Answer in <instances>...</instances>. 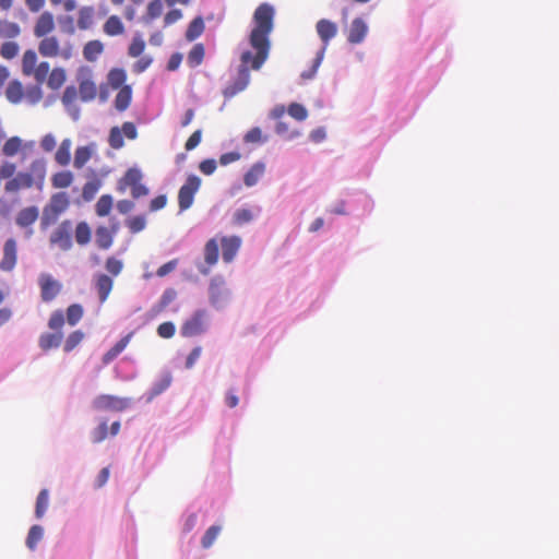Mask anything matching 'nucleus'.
Returning <instances> with one entry per match:
<instances>
[{
  "label": "nucleus",
  "instance_id": "nucleus-23",
  "mask_svg": "<svg viewBox=\"0 0 559 559\" xmlns=\"http://www.w3.org/2000/svg\"><path fill=\"white\" fill-rule=\"evenodd\" d=\"M133 336V332L128 333L126 336H123L119 342H117L104 356H103V362L109 364L120 353L124 350V348L130 343V340Z\"/></svg>",
  "mask_w": 559,
  "mask_h": 559
},
{
  "label": "nucleus",
  "instance_id": "nucleus-9",
  "mask_svg": "<svg viewBox=\"0 0 559 559\" xmlns=\"http://www.w3.org/2000/svg\"><path fill=\"white\" fill-rule=\"evenodd\" d=\"M201 187V179L195 175L188 176L186 182L181 186L178 192V205L181 212L191 207L194 201V195Z\"/></svg>",
  "mask_w": 559,
  "mask_h": 559
},
{
  "label": "nucleus",
  "instance_id": "nucleus-21",
  "mask_svg": "<svg viewBox=\"0 0 559 559\" xmlns=\"http://www.w3.org/2000/svg\"><path fill=\"white\" fill-rule=\"evenodd\" d=\"M265 164L263 162L254 163L243 176V183L247 187H253L263 177L265 173Z\"/></svg>",
  "mask_w": 559,
  "mask_h": 559
},
{
  "label": "nucleus",
  "instance_id": "nucleus-59",
  "mask_svg": "<svg viewBox=\"0 0 559 559\" xmlns=\"http://www.w3.org/2000/svg\"><path fill=\"white\" fill-rule=\"evenodd\" d=\"M177 297V293L174 288H167L160 299H159V309L163 310L165 309L170 302H173L175 300V298Z\"/></svg>",
  "mask_w": 559,
  "mask_h": 559
},
{
  "label": "nucleus",
  "instance_id": "nucleus-39",
  "mask_svg": "<svg viewBox=\"0 0 559 559\" xmlns=\"http://www.w3.org/2000/svg\"><path fill=\"white\" fill-rule=\"evenodd\" d=\"M49 504V492L47 489H41L37 496L35 514L37 519H41Z\"/></svg>",
  "mask_w": 559,
  "mask_h": 559
},
{
  "label": "nucleus",
  "instance_id": "nucleus-37",
  "mask_svg": "<svg viewBox=\"0 0 559 559\" xmlns=\"http://www.w3.org/2000/svg\"><path fill=\"white\" fill-rule=\"evenodd\" d=\"M21 34V28L19 24L9 21L0 20V38H15Z\"/></svg>",
  "mask_w": 559,
  "mask_h": 559
},
{
  "label": "nucleus",
  "instance_id": "nucleus-64",
  "mask_svg": "<svg viewBox=\"0 0 559 559\" xmlns=\"http://www.w3.org/2000/svg\"><path fill=\"white\" fill-rule=\"evenodd\" d=\"M167 204V197L165 194H159L151 200L150 202V211L156 212L164 209Z\"/></svg>",
  "mask_w": 559,
  "mask_h": 559
},
{
  "label": "nucleus",
  "instance_id": "nucleus-3",
  "mask_svg": "<svg viewBox=\"0 0 559 559\" xmlns=\"http://www.w3.org/2000/svg\"><path fill=\"white\" fill-rule=\"evenodd\" d=\"M45 179V166L41 162H33L31 173H19L15 177L7 181L4 190L8 193H14L22 189H29L34 185H41Z\"/></svg>",
  "mask_w": 559,
  "mask_h": 559
},
{
  "label": "nucleus",
  "instance_id": "nucleus-31",
  "mask_svg": "<svg viewBox=\"0 0 559 559\" xmlns=\"http://www.w3.org/2000/svg\"><path fill=\"white\" fill-rule=\"evenodd\" d=\"M104 32L109 36L121 35L124 32L123 23L117 15H111L104 24Z\"/></svg>",
  "mask_w": 559,
  "mask_h": 559
},
{
  "label": "nucleus",
  "instance_id": "nucleus-60",
  "mask_svg": "<svg viewBox=\"0 0 559 559\" xmlns=\"http://www.w3.org/2000/svg\"><path fill=\"white\" fill-rule=\"evenodd\" d=\"M16 166L14 163L11 162H4L0 166V180L1 179H9L13 178V175L15 174Z\"/></svg>",
  "mask_w": 559,
  "mask_h": 559
},
{
  "label": "nucleus",
  "instance_id": "nucleus-5",
  "mask_svg": "<svg viewBox=\"0 0 559 559\" xmlns=\"http://www.w3.org/2000/svg\"><path fill=\"white\" fill-rule=\"evenodd\" d=\"M73 51L74 48L70 41L62 43L56 35L43 37L38 43V52L44 58L69 60Z\"/></svg>",
  "mask_w": 559,
  "mask_h": 559
},
{
  "label": "nucleus",
  "instance_id": "nucleus-8",
  "mask_svg": "<svg viewBox=\"0 0 559 559\" xmlns=\"http://www.w3.org/2000/svg\"><path fill=\"white\" fill-rule=\"evenodd\" d=\"M70 205L69 197L66 192H59L51 197L49 204L44 209L41 225L48 226L53 224L59 215L63 213Z\"/></svg>",
  "mask_w": 559,
  "mask_h": 559
},
{
  "label": "nucleus",
  "instance_id": "nucleus-28",
  "mask_svg": "<svg viewBox=\"0 0 559 559\" xmlns=\"http://www.w3.org/2000/svg\"><path fill=\"white\" fill-rule=\"evenodd\" d=\"M205 25L204 21L201 16L194 17L190 24L188 25V28L186 31V39L188 41H193L198 37H200L204 32Z\"/></svg>",
  "mask_w": 559,
  "mask_h": 559
},
{
  "label": "nucleus",
  "instance_id": "nucleus-2",
  "mask_svg": "<svg viewBox=\"0 0 559 559\" xmlns=\"http://www.w3.org/2000/svg\"><path fill=\"white\" fill-rule=\"evenodd\" d=\"M22 73L26 76H33L37 84L46 82L52 91L59 90L67 80L64 69L53 68L50 71V64L47 61L38 63V57L33 49H27L23 53Z\"/></svg>",
  "mask_w": 559,
  "mask_h": 559
},
{
  "label": "nucleus",
  "instance_id": "nucleus-50",
  "mask_svg": "<svg viewBox=\"0 0 559 559\" xmlns=\"http://www.w3.org/2000/svg\"><path fill=\"white\" fill-rule=\"evenodd\" d=\"M105 269L110 275L118 276L123 269V262L115 257H109L106 259Z\"/></svg>",
  "mask_w": 559,
  "mask_h": 559
},
{
  "label": "nucleus",
  "instance_id": "nucleus-43",
  "mask_svg": "<svg viewBox=\"0 0 559 559\" xmlns=\"http://www.w3.org/2000/svg\"><path fill=\"white\" fill-rule=\"evenodd\" d=\"M84 338V333L80 330L70 333L64 342L63 350L66 353L72 352Z\"/></svg>",
  "mask_w": 559,
  "mask_h": 559
},
{
  "label": "nucleus",
  "instance_id": "nucleus-15",
  "mask_svg": "<svg viewBox=\"0 0 559 559\" xmlns=\"http://www.w3.org/2000/svg\"><path fill=\"white\" fill-rule=\"evenodd\" d=\"M56 28L55 16L51 12H43L36 20L33 28V34L36 38H43L52 35Z\"/></svg>",
  "mask_w": 559,
  "mask_h": 559
},
{
  "label": "nucleus",
  "instance_id": "nucleus-57",
  "mask_svg": "<svg viewBox=\"0 0 559 559\" xmlns=\"http://www.w3.org/2000/svg\"><path fill=\"white\" fill-rule=\"evenodd\" d=\"M108 436V427L106 421H102L92 432V441L99 443Z\"/></svg>",
  "mask_w": 559,
  "mask_h": 559
},
{
  "label": "nucleus",
  "instance_id": "nucleus-56",
  "mask_svg": "<svg viewBox=\"0 0 559 559\" xmlns=\"http://www.w3.org/2000/svg\"><path fill=\"white\" fill-rule=\"evenodd\" d=\"M145 49V43L140 36H135L132 39L131 45L129 46V56L131 57H139L142 55V52Z\"/></svg>",
  "mask_w": 559,
  "mask_h": 559
},
{
  "label": "nucleus",
  "instance_id": "nucleus-32",
  "mask_svg": "<svg viewBox=\"0 0 559 559\" xmlns=\"http://www.w3.org/2000/svg\"><path fill=\"white\" fill-rule=\"evenodd\" d=\"M93 154L92 146H79L74 153L73 166L81 169L91 159Z\"/></svg>",
  "mask_w": 559,
  "mask_h": 559
},
{
  "label": "nucleus",
  "instance_id": "nucleus-53",
  "mask_svg": "<svg viewBox=\"0 0 559 559\" xmlns=\"http://www.w3.org/2000/svg\"><path fill=\"white\" fill-rule=\"evenodd\" d=\"M100 188V181H88L84 185L82 195L86 201H91Z\"/></svg>",
  "mask_w": 559,
  "mask_h": 559
},
{
  "label": "nucleus",
  "instance_id": "nucleus-7",
  "mask_svg": "<svg viewBox=\"0 0 559 559\" xmlns=\"http://www.w3.org/2000/svg\"><path fill=\"white\" fill-rule=\"evenodd\" d=\"M142 180V171L136 167H131L127 169L124 175L118 180L117 190L120 193H124L127 189H130V193L133 199L146 197L150 193V190Z\"/></svg>",
  "mask_w": 559,
  "mask_h": 559
},
{
  "label": "nucleus",
  "instance_id": "nucleus-52",
  "mask_svg": "<svg viewBox=\"0 0 559 559\" xmlns=\"http://www.w3.org/2000/svg\"><path fill=\"white\" fill-rule=\"evenodd\" d=\"M288 114L298 121H304L308 117L307 109L298 103H293L289 105Z\"/></svg>",
  "mask_w": 559,
  "mask_h": 559
},
{
  "label": "nucleus",
  "instance_id": "nucleus-20",
  "mask_svg": "<svg viewBox=\"0 0 559 559\" xmlns=\"http://www.w3.org/2000/svg\"><path fill=\"white\" fill-rule=\"evenodd\" d=\"M114 281L109 275L100 273L95 276V288L102 304L108 299Z\"/></svg>",
  "mask_w": 559,
  "mask_h": 559
},
{
  "label": "nucleus",
  "instance_id": "nucleus-22",
  "mask_svg": "<svg viewBox=\"0 0 559 559\" xmlns=\"http://www.w3.org/2000/svg\"><path fill=\"white\" fill-rule=\"evenodd\" d=\"M25 96L24 86L19 80L9 82L5 90V97L12 104H19Z\"/></svg>",
  "mask_w": 559,
  "mask_h": 559
},
{
  "label": "nucleus",
  "instance_id": "nucleus-51",
  "mask_svg": "<svg viewBox=\"0 0 559 559\" xmlns=\"http://www.w3.org/2000/svg\"><path fill=\"white\" fill-rule=\"evenodd\" d=\"M253 218V214L248 209H239L234 213L233 221L235 225L241 226L251 222Z\"/></svg>",
  "mask_w": 559,
  "mask_h": 559
},
{
  "label": "nucleus",
  "instance_id": "nucleus-24",
  "mask_svg": "<svg viewBox=\"0 0 559 559\" xmlns=\"http://www.w3.org/2000/svg\"><path fill=\"white\" fill-rule=\"evenodd\" d=\"M38 218V209L36 206H28L21 210L16 216V224L20 227H27L34 224Z\"/></svg>",
  "mask_w": 559,
  "mask_h": 559
},
{
  "label": "nucleus",
  "instance_id": "nucleus-63",
  "mask_svg": "<svg viewBox=\"0 0 559 559\" xmlns=\"http://www.w3.org/2000/svg\"><path fill=\"white\" fill-rule=\"evenodd\" d=\"M216 162L212 158L204 159L199 165L200 171L206 176L212 175L216 170Z\"/></svg>",
  "mask_w": 559,
  "mask_h": 559
},
{
  "label": "nucleus",
  "instance_id": "nucleus-44",
  "mask_svg": "<svg viewBox=\"0 0 559 559\" xmlns=\"http://www.w3.org/2000/svg\"><path fill=\"white\" fill-rule=\"evenodd\" d=\"M22 148V140L19 136L8 139L2 147L5 156H14Z\"/></svg>",
  "mask_w": 559,
  "mask_h": 559
},
{
  "label": "nucleus",
  "instance_id": "nucleus-29",
  "mask_svg": "<svg viewBox=\"0 0 559 559\" xmlns=\"http://www.w3.org/2000/svg\"><path fill=\"white\" fill-rule=\"evenodd\" d=\"M218 257V243L215 238H212L204 246V260L210 266H212L217 263Z\"/></svg>",
  "mask_w": 559,
  "mask_h": 559
},
{
  "label": "nucleus",
  "instance_id": "nucleus-26",
  "mask_svg": "<svg viewBox=\"0 0 559 559\" xmlns=\"http://www.w3.org/2000/svg\"><path fill=\"white\" fill-rule=\"evenodd\" d=\"M78 92L82 102H91L97 95V87L92 80L85 79L80 82Z\"/></svg>",
  "mask_w": 559,
  "mask_h": 559
},
{
  "label": "nucleus",
  "instance_id": "nucleus-40",
  "mask_svg": "<svg viewBox=\"0 0 559 559\" xmlns=\"http://www.w3.org/2000/svg\"><path fill=\"white\" fill-rule=\"evenodd\" d=\"M126 79L127 74L123 69L115 68L108 73V82L112 88H121Z\"/></svg>",
  "mask_w": 559,
  "mask_h": 559
},
{
  "label": "nucleus",
  "instance_id": "nucleus-61",
  "mask_svg": "<svg viewBox=\"0 0 559 559\" xmlns=\"http://www.w3.org/2000/svg\"><path fill=\"white\" fill-rule=\"evenodd\" d=\"M243 141L246 143H260L262 141V131L259 127H254L250 129L245 138Z\"/></svg>",
  "mask_w": 559,
  "mask_h": 559
},
{
  "label": "nucleus",
  "instance_id": "nucleus-41",
  "mask_svg": "<svg viewBox=\"0 0 559 559\" xmlns=\"http://www.w3.org/2000/svg\"><path fill=\"white\" fill-rule=\"evenodd\" d=\"M83 307L80 304H72L67 308V322L75 325L83 318Z\"/></svg>",
  "mask_w": 559,
  "mask_h": 559
},
{
  "label": "nucleus",
  "instance_id": "nucleus-1",
  "mask_svg": "<svg viewBox=\"0 0 559 559\" xmlns=\"http://www.w3.org/2000/svg\"><path fill=\"white\" fill-rule=\"evenodd\" d=\"M273 21L274 9L272 5L262 3L255 9L253 13L254 26L249 36L250 46L255 50V55L252 56L251 51L241 53L238 79L235 83L225 87L223 92L225 97H233L247 87L250 79L248 66L253 70H259L266 61L271 48L269 36L273 31Z\"/></svg>",
  "mask_w": 559,
  "mask_h": 559
},
{
  "label": "nucleus",
  "instance_id": "nucleus-27",
  "mask_svg": "<svg viewBox=\"0 0 559 559\" xmlns=\"http://www.w3.org/2000/svg\"><path fill=\"white\" fill-rule=\"evenodd\" d=\"M131 99H132L131 86L123 85L119 90V92H118V94L116 95V98H115V107H116V109L119 110V111L126 110L130 106Z\"/></svg>",
  "mask_w": 559,
  "mask_h": 559
},
{
  "label": "nucleus",
  "instance_id": "nucleus-35",
  "mask_svg": "<svg viewBox=\"0 0 559 559\" xmlns=\"http://www.w3.org/2000/svg\"><path fill=\"white\" fill-rule=\"evenodd\" d=\"M205 49L202 44H195L189 51L187 61L191 68H195L203 62Z\"/></svg>",
  "mask_w": 559,
  "mask_h": 559
},
{
  "label": "nucleus",
  "instance_id": "nucleus-38",
  "mask_svg": "<svg viewBox=\"0 0 559 559\" xmlns=\"http://www.w3.org/2000/svg\"><path fill=\"white\" fill-rule=\"evenodd\" d=\"M44 536V530L40 525H33L29 531L26 538V546L31 550H35L37 544L41 540Z\"/></svg>",
  "mask_w": 559,
  "mask_h": 559
},
{
  "label": "nucleus",
  "instance_id": "nucleus-49",
  "mask_svg": "<svg viewBox=\"0 0 559 559\" xmlns=\"http://www.w3.org/2000/svg\"><path fill=\"white\" fill-rule=\"evenodd\" d=\"M20 47L14 41H5L1 45L0 55L7 60L15 58L19 53Z\"/></svg>",
  "mask_w": 559,
  "mask_h": 559
},
{
  "label": "nucleus",
  "instance_id": "nucleus-4",
  "mask_svg": "<svg viewBox=\"0 0 559 559\" xmlns=\"http://www.w3.org/2000/svg\"><path fill=\"white\" fill-rule=\"evenodd\" d=\"M316 29L318 36L323 41V47L318 51L310 70L304 71L301 73V78L305 80H310L314 76L318 68L320 67L324 58L325 49L326 46L329 45V41L337 34V25L334 22L326 19L319 20L317 22Z\"/></svg>",
  "mask_w": 559,
  "mask_h": 559
},
{
  "label": "nucleus",
  "instance_id": "nucleus-47",
  "mask_svg": "<svg viewBox=\"0 0 559 559\" xmlns=\"http://www.w3.org/2000/svg\"><path fill=\"white\" fill-rule=\"evenodd\" d=\"M108 143L110 147L119 150L124 145L123 133L118 127H112L109 132Z\"/></svg>",
  "mask_w": 559,
  "mask_h": 559
},
{
  "label": "nucleus",
  "instance_id": "nucleus-19",
  "mask_svg": "<svg viewBox=\"0 0 559 559\" xmlns=\"http://www.w3.org/2000/svg\"><path fill=\"white\" fill-rule=\"evenodd\" d=\"M221 246L224 262L230 263L241 246V239L238 236L223 237Z\"/></svg>",
  "mask_w": 559,
  "mask_h": 559
},
{
  "label": "nucleus",
  "instance_id": "nucleus-25",
  "mask_svg": "<svg viewBox=\"0 0 559 559\" xmlns=\"http://www.w3.org/2000/svg\"><path fill=\"white\" fill-rule=\"evenodd\" d=\"M95 10L91 5L82 7L78 13V27L81 31L88 29L94 22Z\"/></svg>",
  "mask_w": 559,
  "mask_h": 559
},
{
  "label": "nucleus",
  "instance_id": "nucleus-62",
  "mask_svg": "<svg viewBox=\"0 0 559 559\" xmlns=\"http://www.w3.org/2000/svg\"><path fill=\"white\" fill-rule=\"evenodd\" d=\"M201 139H202V131L199 129V130H195L190 136L189 139L187 140L186 144H185V148L187 151H192L194 150L201 142Z\"/></svg>",
  "mask_w": 559,
  "mask_h": 559
},
{
  "label": "nucleus",
  "instance_id": "nucleus-14",
  "mask_svg": "<svg viewBox=\"0 0 559 559\" xmlns=\"http://www.w3.org/2000/svg\"><path fill=\"white\" fill-rule=\"evenodd\" d=\"M120 228L119 222L111 221L109 227L100 225L95 230V243L102 250L109 249L114 243V238Z\"/></svg>",
  "mask_w": 559,
  "mask_h": 559
},
{
  "label": "nucleus",
  "instance_id": "nucleus-55",
  "mask_svg": "<svg viewBox=\"0 0 559 559\" xmlns=\"http://www.w3.org/2000/svg\"><path fill=\"white\" fill-rule=\"evenodd\" d=\"M176 333V326L173 322H163L157 326V334L162 338H171Z\"/></svg>",
  "mask_w": 559,
  "mask_h": 559
},
{
  "label": "nucleus",
  "instance_id": "nucleus-10",
  "mask_svg": "<svg viewBox=\"0 0 559 559\" xmlns=\"http://www.w3.org/2000/svg\"><path fill=\"white\" fill-rule=\"evenodd\" d=\"M130 406V399L100 394L93 401V407L103 412H122Z\"/></svg>",
  "mask_w": 559,
  "mask_h": 559
},
{
  "label": "nucleus",
  "instance_id": "nucleus-6",
  "mask_svg": "<svg viewBox=\"0 0 559 559\" xmlns=\"http://www.w3.org/2000/svg\"><path fill=\"white\" fill-rule=\"evenodd\" d=\"M64 316L61 310H56L50 314L48 320V328L55 332L43 333L38 338V345L44 352L60 346L63 338L61 330L64 325Z\"/></svg>",
  "mask_w": 559,
  "mask_h": 559
},
{
  "label": "nucleus",
  "instance_id": "nucleus-30",
  "mask_svg": "<svg viewBox=\"0 0 559 559\" xmlns=\"http://www.w3.org/2000/svg\"><path fill=\"white\" fill-rule=\"evenodd\" d=\"M104 46L99 40H90L83 48V56L87 61H95L103 52Z\"/></svg>",
  "mask_w": 559,
  "mask_h": 559
},
{
  "label": "nucleus",
  "instance_id": "nucleus-36",
  "mask_svg": "<svg viewBox=\"0 0 559 559\" xmlns=\"http://www.w3.org/2000/svg\"><path fill=\"white\" fill-rule=\"evenodd\" d=\"M91 227L86 222H80L75 227V240L80 246H85L91 241Z\"/></svg>",
  "mask_w": 559,
  "mask_h": 559
},
{
  "label": "nucleus",
  "instance_id": "nucleus-16",
  "mask_svg": "<svg viewBox=\"0 0 559 559\" xmlns=\"http://www.w3.org/2000/svg\"><path fill=\"white\" fill-rule=\"evenodd\" d=\"M209 293L211 304L215 307H219L227 296L225 280L222 276L213 277L210 283Z\"/></svg>",
  "mask_w": 559,
  "mask_h": 559
},
{
  "label": "nucleus",
  "instance_id": "nucleus-48",
  "mask_svg": "<svg viewBox=\"0 0 559 559\" xmlns=\"http://www.w3.org/2000/svg\"><path fill=\"white\" fill-rule=\"evenodd\" d=\"M219 533H221V526L212 525L211 527H209L202 537V540H201L202 547L210 548L214 544V542L217 538Z\"/></svg>",
  "mask_w": 559,
  "mask_h": 559
},
{
  "label": "nucleus",
  "instance_id": "nucleus-46",
  "mask_svg": "<svg viewBox=\"0 0 559 559\" xmlns=\"http://www.w3.org/2000/svg\"><path fill=\"white\" fill-rule=\"evenodd\" d=\"M170 383H171V376L169 373H166L152 388V391H151L150 396H148V401L153 400L154 397H156L157 395L163 393L167 388H169Z\"/></svg>",
  "mask_w": 559,
  "mask_h": 559
},
{
  "label": "nucleus",
  "instance_id": "nucleus-34",
  "mask_svg": "<svg viewBox=\"0 0 559 559\" xmlns=\"http://www.w3.org/2000/svg\"><path fill=\"white\" fill-rule=\"evenodd\" d=\"M114 200L110 194H103L95 204V213L99 217L107 216L112 209Z\"/></svg>",
  "mask_w": 559,
  "mask_h": 559
},
{
  "label": "nucleus",
  "instance_id": "nucleus-12",
  "mask_svg": "<svg viewBox=\"0 0 559 559\" xmlns=\"http://www.w3.org/2000/svg\"><path fill=\"white\" fill-rule=\"evenodd\" d=\"M72 223L66 219L51 233L49 241L52 246H57L62 251H68L72 248Z\"/></svg>",
  "mask_w": 559,
  "mask_h": 559
},
{
  "label": "nucleus",
  "instance_id": "nucleus-18",
  "mask_svg": "<svg viewBox=\"0 0 559 559\" xmlns=\"http://www.w3.org/2000/svg\"><path fill=\"white\" fill-rule=\"evenodd\" d=\"M368 33V26L361 17H356L352 21L347 32V40L353 45L364 41Z\"/></svg>",
  "mask_w": 559,
  "mask_h": 559
},
{
  "label": "nucleus",
  "instance_id": "nucleus-11",
  "mask_svg": "<svg viewBox=\"0 0 559 559\" xmlns=\"http://www.w3.org/2000/svg\"><path fill=\"white\" fill-rule=\"evenodd\" d=\"M206 330V311L197 310L189 319H187L180 329L181 335L185 337H193L202 334Z\"/></svg>",
  "mask_w": 559,
  "mask_h": 559
},
{
  "label": "nucleus",
  "instance_id": "nucleus-13",
  "mask_svg": "<svg viewBox=\"0 0 559 559\" xmlns=\"http://www.w3.org/2000/svg\"><path fill=\"white\" fill-rule=\"evenodd\" d=\"M40 298L44 302L52 301L62 290V284L48 273H41L38 277Z\"/></svg>",
  "mask_w": 559,
  "mask_h": 559
},
{
  "label": "nucleus",
  "instance_id": "nucleus-17",
  "mask_svg": "<svg viewBox=\"0 0 559 559\" xmlns=\"http://www.w3.org/2000/svg\"><path fill=\"white\" fill-rule=\"evenodd\" d=\"M17 261L16 241L13 238L8 239L3 246V257L0 262V269L10 272L14 269Z\"/></svg>",
  "mask_w": 559,
  "mask_h": 559
},
{
  "label": "nucleus",
  "instance_id": "nucleus-45",
  "mask_svg": "<svg viewBox=\"0 0 559 559\" xmlns=\"http://www.w3.org/2000/svg\"><path fill=\"white\" fill-rule=\"evenodd\" d=\"M126 225L130 233L138 234L145 228L146 219L143 215L132 216L126 221Z\"/></svg>",
  "mask_w": 559,
  "mask_h": 559
},
{
  "label": "nucleus",
  "instance_id": "nucleus-42",
  "mask_svg": "<svg viewBox=\"0 0 559 559\" xmlns=\"http://www.w3.org/2000/svg\"><path fill=\"white\" fill-rule=\"evenodd\" d=\"M73 181V175L70 171H59L51 178L55 188H68Z\"/></svg>",
  "mask_w": 559,
  "mask_h": 559
},
{
  "label": "nucleus",
  "instance_id": "nucleus-33",
  "mask_svg": "<svg viewBox=\"0 0 559 559\" xmlns=\"http://www.w3.org/2000/svg\"><path fill=\"white\" fill-rule=\"evenodd\" d=\"M71 142L69 139H66L61 142L60 146L58 147L55 159L60 166H67L70 163L71 154Z\"/></svg>",
  "mask_w": 559,
  "mask_h": 559
},
{
  "label": "nucleus",
  "instance_id": "nucleus-54",
  "mask_svg": "<svg viewBox=\"0 0 559 559\" xmlns=\"http://www.w3.org/2000/svg\"><path fill=\"white\" fill-rule=\"evenodd\" d=\"M79 96L80 95H79L78 88L75 86H73V85L67 86L63 92L62 98H61L62 104L66 107H69L76 102Z\"/></svg>",
  "mask_w": 559,
  "mask_h": 559
},
{
  "label": "nucleus",
  "instance_id": "nucleus-58",
  "mask_svg": "<svg viewBox=\"0 0 559 559\" xmlns=\"http://www.w3.org/2000/svg\"><path fill=\"white\" fill-rule=\"evenodd\" d=\"M163 12V4L160 0H153L147 5V17L150 20L157 19L162 15Z\"/></svg>",
  "mask_w": 559,
  "mask_h": 559
}]
</instances>
